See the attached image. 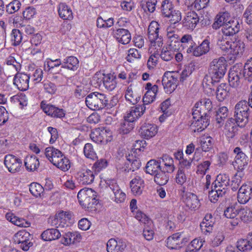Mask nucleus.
Segmentation results:
<instances>
[{"mask_svg": "<svg viewBox=\"0 0 252 252\" xmlns=\"http://www.w3.org/2000/svg\"><path fill=\"white\" fill-rule=\"evenodd\" d=\"M232 20L228 12H220L215 18V22L212 25V28L214 29L217 30L220 27L222 28L224 25L228 23Z\"/></svg>", "mask_w": 252, "mask_h": 252, "instance_id": "obj_25", "label": "nucleus"}, {"mask_svg": "<svg viewBox=\"0 0 252 252\" xmlns=\"http://www.w3.org/2000/svg\"><path fill=\"white\" fill-rule=\"evenodd\" d=\"M209 2V0H186L189 6L197 10L205 8Z\"/></svg>", "mask_w": 252, "mask_h": 252, "instance_id": "obj_46", "label": "nucleus"}, {"mask_svg": "<svg viewBox=\"0 0 252 252\" xmlns=\"http://www.w3.org/2000/svg\"><path fill=\"white\" fill-rule=\"evenodd\" d=\"M102 80H100V82H102L105 88L109 91H112L115 89L117 86L116 77L111 74L105 75Z\"/></svg>", "mask_w": 252, "mask_h": 252, "instance_id": "obj_36", "label": "nucleus"}, {"mask_svg": "<svg viewBox=\"0 0 252 252\" xmlns=\"http://www.w3.org/2000/svg\"><path fill=\"white\" fill-rule=\"evenodd\" d=\"M240 29V25L237 19H233L227 24H225L221 28V31L223 36L229 37L238 33Z\"/></svg>", "mask_w": 252, "mask_h": 252, "instance_id": "obj_15", "label": "nucleus"}, {"mask_svg": "<svg viewBox=\"0 0 252 252\" xmlns=\"http://www.w3.org/2000/svg\"><path fill=\"white\" fill-rule=\"evenodd\" d=\"M44 154L48 159L53 164L60 158H62L63 155L62 153L60 150L53 147L46 148Z\"/></svg>", "mask_w": 252, "mask_h": 252, "instance_id": "obj_32", "label": "nucleus"}, {"mask_svg": "<svg viewBox=\"0 0 252 252\" xmlns=\"http://www.w3.org/2000/svg\"><path fill=\"white\" fill-rule=\"evenodd\" d=\"M173 11V6L169 0H164L162 2L161 6V12L165 17H169Z\"/></svg>", "mask_w": 252, "mask_h": 252, "instance_id": "obj_50", "label": "nucleus"}, {"mask_svg": "<svg viewBox=\"0 0 252 252\" xmlns=\"http://www.w3.org/2000/svg\"><path fill=\"white\" fill-rule=\"evenodd\" d=\"M162 161L164 162V168L166 173L168 175L169 173H172L175 170V166L173 164V160L172 158L167 155L163 156Z\"/></svg>", "mask_w": 252, "mask_h": 252, "instance_id": "obj_52", "label": "nucleus"}, {"mask_svg": "<svg viewBox=\"0 0 252 252\" xmlns=\"http://www.w3.org/2000/svg\"><path fill=\"white\" fill-rule=\"evenodd\" d=\"M70 163L69 160L63 154L62 158H60L59 159L55 162L54 165L61 170L66 171L70 168Z\"/></svg>", "mask_w": 252, "mask_h": 252, "instance_id": "obj_48", "label": "nucleus"}, {"mask_svg": "<svg viewBox=\"0 0 252 252\" xmlns=\"http://www.w3.org/2000/svg\"><path fill=\"white\" fill-rule=\"evenodd\" d=\"M148 38L153 46H155L156 44L158 46L161 43L162 39L158 36L159 25L158 22L152 21L148 27Z\"/></svg>", "mask_w": 252, "mask_h": 252, "instance_id": "obj_13", "label": "nucleus"}, {"mask_svg": "<svg viewBox=\"0 0 252 252\" xmlns=\"http://www.w3.org/2000/svg\"><path fill=\"white\" fill-rule=\"evenodd\" d=\"M127 161L130 162V166H131L132 172L138 170L141 166V162L139 158L136 157L135 155H128L126 156Z\"/></svg>", "mask_w": 252, "mask_h": 252, "instance_id": "obj_51", "label": "nucleus"}, {"mask_svg": "<svg viewBox=\"0 0 252 252\" xmlns=\"http://www.w3.org/2000/svg\"><path fill=\"white\" fill-rule=\"evenodd\" d=\"M113 35L117 41L123 44H127L131 40V34L126 29H118L114 31Z\"/></svg>", "mask_w": 252, "mask_h": 252, "instance_id": "obj_26", "label": "nucleus"}, {"mask_svg": "<svg viewBox=\"0 0 252 252\" xmlns=\"http://www.w3.org/2000/svg\"><path fill=\"white\" fill-rule=\"evenodd\" d=\"M228 86L225 83L220 84L216 91V97L220 101H223L227 96L228 93Z\"/></svg>", "mask_w": 252, "mask_h": 252, "instance_id": "obj_47", "label": "nucleus"}, {"mask_svg": "<svg viewBox=\"0 0 252 252\" xmlns=\"http://www.w3.org/2000/svg\"><path fill=\"white\" fill-rule=\"evenodd\" d=\"M237 214L238 218L245 223L252 220V211L248 207H237Z\"/></svg>", "mask_w": 252, "mask_h": 252, "instance_id": "obj_30", "label": "nucleus"}, {"mask_svg": "<svg viewBox=\"0 0 252 252\" xmlns=\"http://www.w3.org/2000/svg\"><path fill=\"white\" fill-rule=\"evenodd\" d=\"M108 163L105 159L100 158L97 160L93 165V169L95 174L100 172L103 169L106 168Z\"/></svg>", "mask_w": 252, "mask_h": 252, "instance_id": "obj_61", "label": "nucleus"}, {"mask_svg": "<svg viewBox=\"0 0 252 252\" xmlns=\"http://www.w3.org/2000/svg\"><path fill=\"white\" fill-rule=\"evenodd\" d=\"M178 77L175 75H173L172 72H165L162 79V84L165 91L167 94H171L177 88L178 84Z\"/></svg>", "mask_w": 252, "mask_h": 252, "instance_id": "obj_11", "label": "nucleus"}, {"mask_svg": "<svg viewBox=\"0 0 252 252\" xmlns=\"http://www.w3.org/2000/svg\"><path fill=\"white\" fill-rule=\"evenodd\" d=\"M231 42L226 37L220 38L217 42V45L223 52L229 54L230 49L231 48Z\"/></svg>", "mask_w": 252, "mask_h": 252, "instance_id": "obj_53", "label": "nucleus"}, {"mask_svg": "<svg viewBox=\"0 0 252 252\" xmlns=\"http://www.w3.org/2000/svg\"><path fill=\"white\" fill-rule=\"evenodd\" d=\"M72 217V213L70 212L61 211L51 219L50 223L52 226L56 228H63L68 226L67 223L69 222Z\"/></svg>", "mask_w": 252, "mask_h": 252, "instance_id": "obj_8", "label": "nucleus"}, {"mask_svg": "<svg viewBox=\"0 0 252 252\" xmlns=\"http://www.w3.org/2000/svg\"><path fill=\"white\" fill-rule=\"evenodd\" d=\"M237 207L236 204L231 205L224 211V216L229 219H234L237 217Z\"/></svg>", "mask_w": 252, "mask_h": 252, "instance_id": "obj_59", "label": "nucleus"}, {"mask_svg": "<svg viewBox=\"0 0 252 252\" xmlns=\"http://www.w3.org/2000/svg\"><path fill=\"white\" fill-rule=\"evenodd\" d=\"M199 21V18L197 14L190 11L187 13L186 16L183 20V27L188 30H193Z\"/></svg>", "mask_w": 252, "mask_h": 252, "instance_id": "obj_20", "label": "nucleus"}, {"mask_svg": "<svg viewBox=\"0 0 252 252\" xmlns=\"http://www.w3.org/2000/svg\"><path fill=\"white\" fill-rule=\"evenodd\" d=\"M210 42L205 39L201 44L198 46L194 47L195 45H190L187 49V53H192L194 56L200 57L208 53L210 50Z\"/></svg>", "mask_w": 252, "mask_h": 252, "instance_id": "obj_16", "label": "nucleus"}, {"mask_svg": "<svg viewBox=\"0 0 252 252\" xmlns=\"http://www.w3.org/2000/svg\"><path fill=\"white\" fill-rule=\"evenodd\" d=\"M234 153L236 155L233 164L234 167L237 172H243L248 166L249 158L242 149L238 147L234 149Z\"/></svg>", "mask_w": 252, "mask_h": 252, "instance_id": "obj_9", "label": "nucleus"}, {"mask_svg": "<svg viewBox=\"0 0 252 252\" xmlns=\"http://www.w3.org/2000/svg\"><path fill=\"white\" fill-rule=\"evenodd\" d=\"M11 40L13 42L12 44L17 46L20 44L22 40V35L21 31L18 29H13L11 33Z\"/></svg>", "mask_w": 252, "mask_h": 252, "instance_id": "obj_58", "label": "nucleus"}, {"mask_svg": "<svg viewBox=\"0 0 252 252\" xmlns=\"http://www.w3.org/2000/svg\"><path fill=\"white\" fill-rule=\"evenodd\" d=\"M41 107L45 113L53 117L62 118L65 115L63 109H59L53 105L48 104L45 106L42 105Z\"/></svg>", "mask_w": 252, "mask_h": 252, "instance_id": "obj_35", "label": "nucleus"}, {"mask_svg": "<svg viewBox=\"0 0 252 252\" xmlns=\"http://www.w3.org/2000/svg\"><path fill=\"white\" fill-rule=\"evenodd\" d=\"M134 122L132 121L127 120L125 116V120L121 125L119 128V132L122 134H126L129 133L134 127Z\"/></svg>", "mask_w": 252, "mask_h": 252, "instance_id": "obj_49", "label": "nucleus"}, {"mask_svg": "<svg viewBox=\"0 0 252 252\" xmlns=\"http://www.w3.org/2000/svg\"><path fill=\"white\" fill-rule=\"evenodd\" d=\"M78 67L79 61L75 57H67L63 60L62 68L74 71L76 70Z\"/></svg>", "mask_w": 252, "mask_h": 252, "instance_id": "obj_38", "label": "nucleus"}, {"mask_svg": "<svg viewBox=\"0 0 252 252\" xmlns=\"http://www.w3.org/2000/svg\"><path fill=\"white\" fill-rule=\"evenodd\" d=\"M184 202L186 206L191 210H196L199 208L200 204L196 195L191 192L186 193L184 197Z\"/></svg>", "mask_w": 252, "mask_h": 252, "instance_id": "obj_29", "label": "nucleus"}, {"mask_svg": "<svg viewBox=\"0 0 252 252\" xmlns=\"http://www.w3.org/2000/svg\"><path fill=\"white\" fill-rule=\"evenodd\" d=\"M247 239H241L237 242V249L243 252H249L252 250V246L250 245Z\"/></svg>", "mask_w": 252, "mask_h": 252, "instance_id": "obj_54", "label": "nucleus"}, {"mask_svg": "<svg viewBox=\"0 0 252 252\" xmlns=\"http://www.w3.org/2000/svg\"><path fill=\"white\" fill-rule=\"evenodd\" d=\"M61 232H63L61 229H48L41 234V236L44 241H52L59 238L62 235Z\"/></svg>", "mask_w": 252, "mask_h": 252, "instance_id": "obj_34", "label": "nucleus"}, {"mask_svg": "<svg viewBox=\"0 0 252 252\" xmlns=\"http://www.w3.org/2000/svg\"><path fill=\"white\" fill-rule=\"evenodd\" d=\"M175 51L169 49L167 47L166 49L163 48L160 54L161 59L166 62L171 61L175 56Z\"/></svg>", "mask_w": 252, "mask_h": 252, "instance_id": "obj_60", "label": "nucleus"}, {"mask_svg": "<svg viewBox=\"0 0 252 252\" xmlns=\"http://www.w3.org/2000/svg\"><path fill=\"white\" fill-rule=\"evenodd\" d=\"M242 69L245 79L249 82L252 81V58L247 60Z\"/></svg>", "mask_w": 252, "mask_h": 252, "instance_id": "obj_44", "label": "nucleus"}, {"mask_svg": "<svg viewBox=\"0 0 252 252\" xmlns=\"http://www.w3.org/2000/svg\"><path fill=\"white\" fill-rule=\"evenodd\" d=\"M239 126L234 122L233 118H229L224 125V129L225 130V135L229 140L234 139L238 133Z\"/></svg>", "mask_w": 252, "mask_h": 252, "instance_id": "obj_18", "label": "nucleus"}, {"mask_svg": "<svg viewBox=\"0 0 252 252\" xmlns=\"http://www.w3.org/2000/svg\"><path fill=\"white\" fill-rule=\"evenodd\" d=\"M249 107L246 100L240 101L235 105L233 120L240 127H244L249 123L251 113Z\"/></svg>", "mask_w": 252, "mask_h": 252, "instance_id": "obj_3", "label": "nucleus"}, {"mask_svg": "<svg viewBox=\"0 0 252 252\" xmlns=\"http://www.w3.org/2000/svg\"><path fill=\"white\" fill-rule=\"evenodd\" d=\"M21 5V3L17 0H13L6 6V11L8 14H13L17 11Z\"/></svg>", "mask_w": 252, "mask_h": 252, "instance_id": "obj_62", "label": "nucleus"}, {"mask_svg": "<svg viewBox=\"0 0 252 252\" xmlns=\"http://www.w3.org/2000/svg\"><path fill=\"white\" fill-rule=\"evenodd\" d=\"M108 100L105 94L98 92H93L86 98V105L92 110H99L106 106Z\"/></svg>", "mask_w": 252, "mask_h": 252, "instance_id": "obj_5", "label": "nucleus"}, {"mask_svg": "<svg viewBox=\"0 0 252 252\" xmlns=\"http://www.w3.org/2000/svg\"><path fill=\"white\" fill-rule=\"evenodd\" d=\"M242 69H239L236 66H233L229 71L228 74V81L230 86L237 88L240 83V80L243 77Z\"/></svg>", "mask_w": 252, "mask_h": 252, "instance_id": "obj_21", "label": "nucleus"}, {"mask_svg": "<svg viewBox=\"0 0 252 252\" xmlns=\"http://www.w3.org/2000/svg\"><path fill=\"white\" fill-rule=\"evenodd\" d=\"M189 241L183 232H178L168 237L166 240V246L170 249H179Z\"/></svg>", "mask_w": 252, "mask_h": 252, "instance_id": "obj_7", "label": "nucleus"}, {"mask_svg": "<svg viewBox=\"0 0 252 252\" xmlns=\"http://www.w3.org/2000/svg\"><path fill=\"white\" fill-rule=\"evenodd\" d=\"M144 181L140 177H137L130 182L131 191L135 195H140L144 188Z\"/></svg>", "mask_w": 252, "mask_h": 252, "instance_id": "obj_33", "label": "nucleus"}, {"mask_svg": "<svg viewBox=\"0 0 252 252\" xmlns=\"http://www.w3.org/2000/svg\"><path fill=\"white\" fill-rule=\"evenodd\" d=\"M29 189L31 193L34 196L38 197L41 195L44 190L42 186L37 183H32L30 184Z\"/></svg>", "mask_w": 252, "mask_h": 252, "instance_id": "obj_56", "label": "nucleus"}, {"mask_svg": "<svg viewBox=\"0 0 252 252\" xmlns=\"http://www.w3.org/2000/svg\"><path fill=\"white\" fill-rule=\"evenodd\" d=\"M203 115L199 117L193 121L191 123V127L193 128L194 132H200L205 129L209 125L210 116L206 112H203Z\"/></svg>", "mask_w": 252, "mask_h": 252, "instance_id": "obj_22", "label": "nucleus"}, {"mask_svg": "<svg viewBox=\"0 0 252 252\" xmlns=\"http://www.w3.org/2000/svg\"><path fill=\"white\" fill-rule=\"evenodd\" d=\"M90 137L95 143L105 144L112 140V133L109 128L100 127L94 129Z\"/></svg>", "mask_w": 252, "mask_h": 252, "instance_id": "obj_6", "label": "nucleus"}, {"mask_svg": "<svg viewBox=\"0 0 252 252\" xmlns=\"http://www.w3.org/2000/svg\"><path fill=\"white\" fill-rule=\"evenodd\" d=\"M126 247V242L122 240H116L111 238L107 243V251L108 252H123Z\"/></svg>", "mask_w": 252, "mask_h": 252, "instance_id": "obj_24", "label": "nucleus"}, {"mask_svg": "<svg viewBox=\"0 0 252 252\" xmlns=\"http://www.w3.org/2000/svg\"><path fill=\"white\" fill-rule=\"evenodd\" d=\"M30 76L24 73H17L13 79V84L21 91H25L29 88Z\"/></svg>", "mask_w": 252, "mask_h": 252, "instance_id": "obj_17", "label": "nucleus"}, {"mask_svg": "<svg viewBox=\"0 0 252 252\" xmlns=\"http://www.w3.org/2000/svg\"><path fill=\"white\" fill-rule=\"evenodd\" d=\"M42 83L44 89L46 93L50 94H54L57 92V88L54 83L48 80H45Z\"/></svg>", "mask_w": 252, "mask_h": 252, "instance_id": "obj_63", "label": "nucleus"}, {"mask_svg": "<svg viewBox=\"0 0 252 252\" xmlns=\"http://www.w3.org/2000/svg\"><path fill=\"white\" fill-rule=\"evenodd\" d=\"M59 14L63 20H71L73 18L72 11L67 5L61 4L58 9Z\"/></svg>", "mask_w": 252, "mask_h": 252, "instance_id": "obj_45", "label": "nucleus"}, {"mask_svg": "<svg viewBox=\"0 0 252 252\" xmlns=\"http://www.w3.org/2000/svg\"><path fill=\"white\" fill-rule=\"evenodd\" d=\"M160 160H156L155 159L150 160L145 167V171L147 173L151 175H154L156 172L162 169L160 166Z\"/></svg>", "mask_w": 252, "mask_h": 252, "instance_id": "obj_40", "label": "nucleus"}, {"mask_svg": "<svg viewBox=\"0 0 252 252\" xmlns=\"http://www.w3.org/2000/svg\"><path fill=\"white\" fill-rule=\"evenodd\" d=\"M243 172L237 173L234 175L231 181V187L233 191H236L240 187L241 183L242 178L244 176Z\"/></svg>", "mask_w": 252, "mask_h": 252, "instance_id": "obj_55", "label": "nucleus"}, {"mask_svg": "<svg viewBox=\"0 0 252 252\" xmlns=\"http://www.w3.org/2000/svg\"><path fill=\"white\" fill-rule=\"evenodd\" d=\"M75 178L82 184L88 185L93 182L94 176L93 171L86 169L78 171L76 173Z\"/></svg>", "mask_w": 252, "mask_h": 252, "instance_id": "obj_27", "label": "nucleus"}, {"mask_svg": "<svg viewBox=\"0 0 252 252\" xmlns=\"http://www.w3.org/2000/svg\"><path fill=\"white\" fill-rule=\"evenodd\" d=\"M252 197V183L243 184L239 189L237 198L241 204L247 203Z\"/></svg>", "mask_w": 252, "mask_h": 252, "instance_id": "obj_14", "label": "nucleus"}, {"mask_svg": "<svg viewBox=\"0 0 252 252\" xmlns=\"http://www.w3.org/2000/svg\"><path fill=\"white\" fill-rule=\"evenodd\" d=\"M215 119L219 127H221L224 124L225 120L228 116V111L226 107H220L216 112Z\"/></svg>", "mask_w": 252, "mask_h": 252, "instance_id": "obj_41", "label": "nucleus"}, {"mask_svg": "<svg viewBox=\"0 0 252 252\" xmlns=\"http://www.w3.org/2000/svg\"><path fill=\"white\" fill-rule=\"evenodd\" d=\"M226 61L223 57L215 59L210 63L209 73L212 79V83L218 82L222 78L226 71Z\"/></svg>", "mask_w": 252, "mask_h": 252, "instance_id": "obj_4", "label": "nucleus"}, {"mask_svg": "<svg viewBox=\"0 0 252 252\" xmlns=\"http://www.w3.org/2000/svg\"><path fill=\"white\" fill-rule=\"evenodd\" d=\"M146 109V106L143 104L132 107L125 117L127 120L135 122L144 113Z\"/></svg>", "mask_w": 252, "mask_h": 252, "instance_id": "obj_28", "label": "nucleus"}, {"mask_svg": "<svg viewBox=\"0 0 252 252\" xmlns=\"http://www.w3.org/2000/svg\"><path fill=\"white\" fill-rule=\"evenodd\" d=\"M96 197V192L90 188L80 190L77 194L80 204L88 211L96 209L95 206L98 203Z\"/></svg>", "mask_w": 252, "mask_h": 252, "instance_id": "obj_2", "label": "nucleus"}, {"mask_svg": "<svg viewBox=\"0 0 252 252\" xmlns=\"http://www.w3.org/2000/svg\"><path fill=\"white\" fill-rule=\"evenodd\" d=\"M24 164L27 170L34 171L38 168L39 161L35 155H28L25 158Z\"/></svg>", "mask_w": 252, "mask_h": 252, "instance_id": "obj_31", "label": "nucleus"}, {"mask_svg": "<svg viewBox=\"0 0 252 252\" xmlns=\"http://www.w3.org/2000/svg\"><path fill=\"white\" fill-rule=\"evenodd\" d=\"M4 164L9 172L15 173L21 171L23 162L17 157L13 155H7L4 157Z\"/></svg>", "mask_w": 252, "mask_h": 252, "instance_id": "obj_12", "label": "nucleus"}, {"mask_svg": "<svg viewBox=\"0 0 252 252\" xmlns=\"http://www.w3.org/2000/svg\"><path fill=\"white\" fill-rule=\"evenodd\" d=\"M230 185V179L226 174H220L213 182L211 190L209 192V196L212 202H216L220 198H222L226 193Z\"/></svg>", "mask_w": 252, "mask_h": 252, "instance_id": "obj_1", "label": "nucleus"}, {"mask_svg": "<svg viewBox=\"0 0 252 252\" xmlns=\"http://www.w3.org/2000/svg\"><path fill=\"white\" fill-rule=\"evenodd\" d=\"M32 236L26 231H19L14 236L15 242L19 244L20 248L24 251H27L32 246Z\"/></svg>", "mask_w": 252, "mask_h": 252, "instance_id": "obj_10", "label": "nucleus"}, {"mask_svg": "<svg viewBox=\"0 0 252 252\" xmlns=\"http://www.w3.org/2000/svg\"><path fill=\"white\" fill-rule=\"evenodd\" d=\"M214 222L212 215L211 214H207L204 218L202 222L200 223V228L204 233H210L213 230Z\"/></svg>", "mask_w": 252, "mask_h": 252, "instance_id": "obj_39", "label": "nucleus"}, {"mask_svg": "<svg viewBox=\"0 0 252 252\" xmlns=\"http://www.w3.org/2000/svg\"><path fill=\"white\" fill-rule=\"evenodd\" d=\"M231 48L229 54H230L229 60L234 61L237 57H240L244 52L245 44L240 40L232 41Z\"/></svg>", "mask_w": 252, "mask_h": 252, "instance_id": "obj_19", "label": "nucleus"}, {"mask_svg": "<svg viewBox=\"0 0 252 252\" xmlns=\"http://www.w3.org/2000/svg\"><path fill=\"white\" fill-rule=\"evenodd\" d=\"M84 153L87 158L94 159L96 158V155L93 147L90 143L85 144L84 148Z\"/></svg>", "mask_w": 252, "mask_h": 252, "instance_id": "obj_64", "label": "nucleus"}, {"mask_svg": "<svg viewBox=\"0 0 252 252\" xmlns=\"http://www.w3.org/2000/svg\"><path fill=\"white\" fill-rule=\"evenodd\" d=\"M5 218L7 220L20 227H27L30 226L31 224V223L28 221L23 218H18L11 213H6Z\"/></svg>", "mask_w": 252, "mask_h": 252, "instance_id": "obj_37", "label": "nucleus"}, {"mask_svg": "<svg viewBox=\"0 0 252 252\" xmlns=\"http://www.w3.org/2000/svg\"><path fill=\"white\" fill-rule=\"evenodd\" d=\"M200 143L202 150L204 152H208L213 148L212 138L210 136L202 138Z\"/></svg>", "mask_w": 252, "mask_h": 252, "instance_id": "obj_57", "label": "nucleus"}, {"mask_svg": "<svg viewBox=\"0 0 252 252\" xmlns=\"http://www.w3.org/2000/svg\"><path fill=\"white\" fill-rule=\"evenodd\" d=\"M195 108H199L208 114L213 108L212 102L209 98H204L195 103Z\"/></svg>", "mask_w": 252, "mask_h": 252, "instance_id": "obj_43", "label": "nucleus"}, {"mask_svg": "<svg viewBox=\"0 0 252 252\" xmlns=\"http://www.w3.org/2000/svg\"><path fill=\"white\" fill-rule=\"evenodd\" d=\"M139 132L142 137L149 139L155 136L157 133L158 127L153 124L145 123L141 126Z\"/></svg>", "mask_w": 252, "mask_h": 252, "instance_id": "obj_23", "label": "nucleus"}, {"mask_svg": "<svg viewBox=\"0 0 252 252\" xmlns=\"http://www.w3.org/2000/svg\"><path fill=\"white\" fill-rule=\"evenodd\" d=\"M153 176L155 182L159 186L165 185L169 180V175L166 173L164 168L161 169Z\"/></svg>", "mask_w": 252, "mask_h": 252, "instance_id": "obj_42", "label": "nucleus"}]
</instances>
